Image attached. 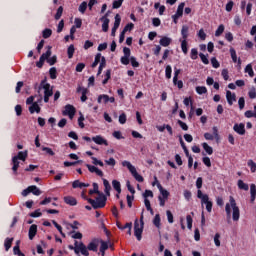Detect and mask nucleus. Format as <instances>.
Returning a JSON list of instances; mask_svg holds the SVG:
<instances>
[{"label":"nucleus","mask_w":256,"mask_h":256,"mask_svg":"<svg viewBox=\"0 0 256 256\" xmlns=\"http://www.w3.org/2000/svg\"><path fill=\"white\" fill-rule=\"evenodd\" d=\"M183 9H185V2L180 3L178 8H177L176 15L178 17H183Z\"/></svg>","instance_id":"30"},{"label":"nucleus","mask_w":256,"mask_h":256,"mask_svg":"<svg viewBox=\"0 0 256 256\" xmlns=\"http://www.w3.org/2000/svg\"><path fill=\"white\" fill-rule=\"evenodd\" d=\"M230 55L233 63H237V52L233 48L230 49Z\"/></svg>","instance_id":"49"},{"label":"nucleus","mask_w":256,"mask_h":256,"mask_svg":"<svg viewBox=\"0 0 256 256\" xmlns=\"http://www.w3.org/2000/svg\"><path fill=\"white\" fill-rule=\"evenodd\" d=\"M219 239H221V234L216 233L214 236V243L216 247H221V241Z\"/></svg>","instance_id":"44"},{"label":"nucleus","mask_w":256,"mask_h":256,"mask_svg":"<svg viewBox=\"0 0 256 256\" xmlns=\"http://www.w3.org/2000/svg\"><path fill=\"white\" fill-rule=\"evenodd\" d=\"M68 53V59H73V55L75 53V46L70 45L67 50Z\"/></svg>","instance_id":"40"},{"label":"nucleus","mask_w":256,"mask_h":256,"mask_svg":"<svg viewBox=\"0 0 256 256\" xmlns=\"http://www.w3.org/2000/svg\"><path fill=\"white\" fill-rule=\"evenodd\" d=\"M197 55H199V52L197 51V49H195V48L192 49L191 54H190L191 59H193V60L197 59Z\"/></svg>","instance_id":"62"},{"label":"nucleus","mask_w":256,"mask_h":256,"mask_svg":"<svg viewBox=\"0 0 256 256\" xmlns=\"http://www.w3.org/2000/svg\"><path fill=\"white\" fill-rule=\"evenodd\" d=\"M106 165H110V167H115L117 165V161L114 158H109V160H105Z\"/></svg>","instance_id":"56"},{"label":"nucleus","mask_w":256,"mask_h":256,"mask_svg":"<svg viewBox=\"0 0 256 256\" xmlns=\"http://www.w3.org/2000/svg\"><path fill=\"white\" fill-rule=\"evenodd\" d=\"M115 103V97H109L107 94H102L98 96V103Z\"/></svg>","instance_id":"10"},{"label":"nucleus","mask_w":256,"mask_h":256,"mask_svg":"<svg viewBox=\"0 0 256 256\" xmlns=\"http://www.w3.org/2000/svg\"><path fill=\"white\" fill-rule=\"evenodd\" d=\"M239 109H245V98L240 97L238 100Z\"/></svg>","instance_id":"60"},{"label":"nucleus","mask_w":256,"mask_h":256,"mask_svg":"<svg viewBox=\"0 0 256 256\" xmlns=\"http://www.w3.org/2000/svg\"><path fill=\"white\" fill-rule=\"evenodd\" d=\"M83 69H85V64L84 63H78L77 66H76L77 73H81V71H83Z\"/></svg>","instance_id":"63"},{"label":"nucleus","mask_w":256,"mask_h":256,"mask_svg":"<svg viewBox=\"0 0 256 256\" xmlns=\"http://www.w3.org/2000/svg\"><path fill=\"white\" fill-rule=\"evenodd\" d=\"M120 25H121V16L119 14H116L114 26L111 32L112 37H115V33H117V29H119Z\"/></svg>","instance_id":"12"},{"label":"nucleus","mask_w":256,"mask_h":256,"mask_svg":"<svg viewBox=\"0 0 256 256\" xmlns=\"http://www.w3.org/2000/svg\"><path fill=\"white\" fill-rule=\"evenodd\" d=\"M245 73H248L249 77H254L255 72H253V66L251 64H248L245 68Z\"/></svg>","instance_id":"34"},{"label":"nucleus","mask_w":256,"mask_h":256,"mask_svg":"<svg viewBox=\"0 0 256 256\" xmlns=\"http://www.w3.org/2000/svg\"><path fill=\"white\" fill-rule=\"evenodd\" d=\"M250 195H251V203L255 202V198H256V186L255 184H251L250 185Z\"/></svg>","instance_id":"26"},{"label":"nucleus","mask_w":256,"mask_h":256,"mask_svg":"<svg viewBox=\"0 0 256 256\" xmlns=\"http://www.w3.org/2000/svg\"><path fill=\"white\" fill-rule=\"evenodd\" d=\"M80 13H85L87 11V2H82L79 6Z\"/></svg>","instance_id":"59"},{"label":"nucleus","mask_w":256,"mask_h":256,"mask_svg":"<svg viewBox=\"0 0 256 256\" xmlns=\"http://www.w3.org/2000/svg\"><path fill=\"white\" fill-rule=\"evenodd\" d=\"M112 187H113V189H115V191H117L118 194H121V182H119L117 180H113Z\"/></svg>","instance_id":"29"},{"label":"nucleus","mask_w":256,"mask_h":256,"mask_svg":"<svg viewBox=\"0 0 256 256\" xmlns=\"http://www.w3.org/2000/svg\"><path fill=\"white\" fill-rule=\"evenodd\" d=\"M171 38L164 36L160 39L159 43L162 47H169L171 45Z\"/></svg>","instance_id":"23"},{"label":"nucleus","mask_w":256,"mask_h":256,"mask_svg":"<svg viewBox=\"0 0 256 256\" xmlns=\"http://www.w3.org/2000/svg\"><path fill=\"white\" fill-rule=\"evenodd\" d=\"M64 202L67 204V205H71L72 207L77 205V199L73 196H66L64 197Z\"/></svg>","instance_id":"21"},{"label":"nucleus","mask_w":256,"mask_h":256,"mask_svg":"<svg viewBox=\"0 0 256 256\" xmlns=\"http://www.w3.org/2000/svg\"><path fill=\"white\" fill-rule=\"evenodd\" d=\"M109 11L100 19V21H102V31H104V33H107L109 31Z\"/></svg>","instance_id":"11"},{"label":"nucleus","mask_w":256,"mask_h":256,"mask_svg":"<svg viewBox=\"0 0 256 256\" xmlns=\"http://www.w3.org/2000/svg\"><path fill=\"white\" fill-rule=\"evenodd\" d=\"M30 193H33V195H41V190L37 188V186H30Z\"/></svg>","instance_id":"43"},{"label":"nucleus","mask_w":256,"mask_h":256,"mask_svg":"<svg viewBox=\"0 0 256 256\" xmlns=\"http://www.w3.org/2000/svg\"><path fill=\"white\" fill-rule=\"evenodd\" d=\"M233 129L236 133H238V135H245V124H235Z\"/></svg>","instance_id":"17"},{"label":"nucleus","mask_w":256,"mask_h":256,"mask_svg":"<svg viewBox=\"0 0 256 256\" xmlns=\"http://www.w3.org/2000/svg\"><path fill=\"white\" fill-rule=\"evenodd\" d=\"M197 197L198 199H201L202 205H206V210L208 211V213H211V211H213V202L209 200V195L203 194L201 190H198Z\"/></svg>","instance_id":"4"},{"label":"nucleus","mask_w":256,"mask_h":256,"mask_svg":"<svg viewBox=\"0 0 256 256\" xmlns=\"http://www.w3.org/2000/svg\"><path fill=\"white\" fill-rule=\"evenodd\" d=\"M143 225V222L139 224V220H135L134 222V235L138 241H141V235H143Z\"/></svg>","instance_id":"8"},{"label":"nucleus","mask_w":256,"mask_h":256,"mask_svg":"<svg viewBox=\"0 0 256 256\" xmlns=\"http://www.w3.org/2000/svg\"><path fill=\"white\" fill-rule=\"evenodd\" d=\"M248 167H250L252 173H255V171H256V163L253 162V160H249L248 161Z\"/></svg>","instance_id":"55"},{"label":"nucleus","mask_w":256,"mask_h":256,"mask_svg":"<svg viewBox=\"0 0 256 256\" xmlns=\"http://www.w3.org/2000/svg\"><path fill=\"white\" fill-rule=\"evenodd\" d=\"M122 165L123 167H127V169L130 171L134 179L138 181V183H143L144 181L143 176L139 175V173L137 172V169L135 168V166H132L131 162L124 161L122 162Z\"/></svg>","instance_id":"5"},{"label":"nucleus","mask_w":256,"mask_h":256,"mask_svg":"<svg viewBox=\"0 0 256 256\" xmlns=\"http://www.w3.org/2000/svg\"><path fill=\"white\" fill-rule=\"evenodd\" d=\"M77 93H82L81 101H82L83 103H85V101H87V93H88L87 88L78 87V88H77Z\"/></svg>","instance_id":"20"},{"label":"nucleus","mask_w":256,"mask_h":256,"mask_svg":"<svg viewBox=\"0 0 256 256\" xmlns=\"http://www.w3.org/2000/svg\"><path fill=\"white\" fill-rule=\"evenodd\" d=\"M39 89H44V102L49 103V97H53V88L47 83V79L41 81Z\"/></svg>","instance_id":"3"},{"label":"nucleus","mask_w":256,"mask_h":256,"mask_svg":"<svg viewBox=\"0 0 256 256\" xmlns=\"http://www.w3.org/2000/svg\"><path fill=\"white\" fill-rule=\"evenodd\" d=\"M12 171L14 175H17V170L19 169V160L17 158H12Z\"/></svg>","instance_id":"28"},{"label":"nucleus","mask_w":256,"mask_h":256,"mask_svg":"<svg viewBox=\"0 0 256 256\" xmlns=\"http://www.w3.org/2000/svg\"><path fill=\"white\" fill-rule=\"evenodd\" d=\"M86 167L90 171V173H96L98 177H103V171H101L99 168L90 164H86Z\"/></svg>","instance_id":"15"},{"label":"nucleus","mask_w":256,"mask_h":256,"mask_svg":"<svg viewBox=\"0 0 256 256\" xmlns=\"http://www.w3.org/2000/svg\"><path fill=\"white\" fill-rule=\"evenodd\" d=\"M248 95L251 99H255L256 98V89L255 87H252L249 92H248Z\"/></svg>","instance_id":"58"},{"label":"nucleus","mask_w":256,"mask_h":256,"mask_svg":"<svg viewBox=\"0 0 256 256\" xmlns=\"http://www.w3.org/2000/svg\"><path fill=\"white\" fill-rule=\"evenodd\" d=\"M144 203H145V207H146L147 211H150L151 213H153V208H151V201H149V199L145 198Z\"/></svg>","instance_id":"51"},{"label":"nucleus","mask_w":256,"mask_h":256,"mask_svg":"<svg viewBox=\"0 0 256 256\" xmlns=\"http://www.w3.org/2000/svg\"><path fill=\"white\" fill-rule=\"evenodd\" d=\"M211 64L214 69H219L220 67L219 61H217V58L215 57L211 59Z\"/></svg>","instance_id":"57"},{"label":"nucleus","mask_w":256,"mask_h":256,"mask_svg":"<svg viewBox=\"0 0 256 256\" xmlns=\"http://www.w3.org/2000/svg\"><path fill=\"white\" fill-rule=\"evenodd\" d=\"M171 73H172L171 66L168 65L166 67V78L167 79H171Z\"/></svg>","instance_id":"64"},{"label":"nucleus","mask_w":256,"mask_h":256,"mask_svg":"<svg viewBox=\"0 0 256 256\" xmlns=\"http://www.w3.org/2000/svg\"><path fill=\"white\" fill-rule=\"evenodd\" d=\"M121 5H123V0H115L113 2L112 7H113V9H119V7H121Z\"/></svg>","instance_id":"52"},{"label":"nucleus","mask_w":256,"mask_h":256,"mask_svg":"<svg viewBox=\"0 0 256 256\" xmlns=\"http://www.w3.org/2000/svg\"><path fill=\"white\" fill-rule=\"evenodd\" d=\"M135 27V25L133 23H129L127 24L124 29H123V33H127V31H133V28Z\"/></svg>","instance_id":"50"},{"label":"nucleus","mask_w":256,"mask_h":256,"mask_svg":"<svg viewBox=\"0 0 256 256\" xmlns=\"http://www.w3.org/2000/svg\"><path fill=\"white\" fill-rule=\"evenodd\" d=\"M74 252L76 253V255H79L81 253L84 256H89V251L87 250V246H85L83 242L75 241Z\"/></svg>","instance_id":"6"},{"label":"nucleus","mask_w":256,"mask_h":256,"mask_svg":"<svg viewBox=\"0 0 256 256\" xmlns=\"http://www.w3.org/2000/svg\"><path fill=\"white\" fill-rule=\"evenodd\" d=\"M226 99L229 105H233V102L237 101V96L235 95V93H232L231 91L227 90Z\"/></svg>","instance_id":"16"},{"label":"nucleus","mask_w":256,"mask_h":256,"mask_svg":"<svg viewBox=\"0 0 256 256\" xmlns=\"http://www.w3.org/2000/svg\"><path fill=\"white\" fill-rule=\"evenodd\" d=\"M42 151H45V153H47V155H50L51 157L55 155V152H53V149L49 147H42Z\"/></svg>","instance_id":"53"},{"label":"nucleus","mask_w":256,"mask_h":256,"mask_svg":"<svg viewBox=\"0 0 256 256\" xmlns=\"http://www.w3.org/2000/svg\"><path fill=\"white\" fill-rule=\"evenodd\" d=\"M196 92L198 93V95H204L205 93H207V87L197 86L196 87Z\"/></svg>","instance_id":"39"},{"label":"nucleus","mask_w":256,"mask_h":256,"mask_svg":"<svg viewBox=\"0 0 256 256\" xmlns=\"http://www.w3.org/2000/svg\"><path fill=\"white\" fill-rule=\"evenodd\" d=\"M103 185L105 187V193L106 195H109V191H111V184H109V181L107 179L103 180Z\"/></svg>","instance_id":"36"},{"label":"nucleus","mask_w":256,"mask_h":256,"mask_svg":"<svg viewBox=\"0 0 256 256\" xmlns=\"http://www.w3.org/2000/svg\"><path fill=\"white\" fill-rule=\"evenodd\" d=\"M47 49L46 53L41 55L44 60H48L51 57V46H48Z\"/></svg>","instance_id":"45"},{"label":"nucleus","mask_w":256,"mask_h":256,"mask_svg":"<svg viewBox=\"0 0 256 256\" xmlns=\"http://www.w3.org/2000/svg\"><path fill=\"white\" fill-rule=\"evenodd\" d=\"M61 15H63V6H60L57 9V12H56V15H55L56 21H59V19H61Z\"/></svg>","instance_id":"46"},{"label":"nucleus","mask_w":256,"mask_h":256,"mask_svg":"<svg viewBox=\"0 0 256 256\" xmlns=\"http://www.w3.org/2000/svg\"><path fill=\"white\" fill-rule=\"evenodd\" d=\"M75 113H77V109H75L71 104L66 105L62 111V115L68 116L69 119H73V117H75Z\"/></svg>","instance_id":"9"},{"label":"nucleus","mask_w":256,"mask_h":256,"mask_svg":"<svg viewBox=\"0 0 256 256\" xmlns=\"http://www.w3.org/2000/svg\"><path fill=\"white\" fill-rule=\"evenodd\" d=\"M158 189L161 193V196L158 197L160 201V207H165V203L167 199H169V191L163 189V186H161V184L158 185Z\"/></svg>","instance_id":"7"},{"label":"nucleus","mask_w":256,"mask_h":256,"mask_svg":"<svg viewBox=\"0 0 256 256\" xmlns=\"http://www.w3.org/2000/svg\"><path fill=\"white\" fill-rule=\"evenodd\" d=\"M186 221H187L188 229H192L193 228V218L191 217V215L186 216Z\"/></svg>","instance_id":"48"},{"label":"nucleus","mask_w":256,"mask_h":256,"mask_svg":"<svg viewBox=\"0 0 256 256\" xmlns=\"http://www.w3.org/2000/svg\"><path fill=\"white\" fill-rule=\"evenodd\" d=\"M98 248H99V239L92 240L86 247L87 251H94L95 253H97Z\"/></svg>","instance_id":"13"},{"label":"nucleus","mask_w":256,"mask_h":256,"mask_svg":"<svg viewBox=\"0 0 256 256\" xmlns=\"http://www.w3.org/2000/svg\"><path fill=\"white\" fill-rule=\"evenodd\" d=\"M231 209L233 210V212H232L233 221H239L240 210H239V207L237 206V202L235 201V198H233V196L229 197V203H227L225 206V211H226V215H227L228 219H231Z\"/></svg>","instance_id":"2"},{"label":"nucleus","mask_w":256,"mask_h":256,"mask_svg":"<svg viewBox=\"0 0 256 256\" xmlns=\"http://www.w3.org/2000/svg\"><path fill=\"white\" fill-rule=\"evenodd\" d=\"M97 195H99L96 200L88 198L87 201L92 205L93 209H103L107 203V197L105 195L99 193V185L97 183H93V189Z\"/></svg>","instance_id":"1"},{"label":"nucleus","mask_w":256,"mask_h":256,"mask_svg":"<svg viewBox=\"0 0 256 256\" xmlns=\"http://www.w3.org/2000/svg\"><path fill=\"white\" fill-rule=\"evenodd\" d=\"M51 35H53V31L49 28H46L44 31H43V38L44 39H49V37H51Z\"/></svg>","instance_id":"42"},{"label":"nucleus","mask_w":256,"mask_h":256,"mask_svg":"<svg viewBox=\"0 0 256 256\" xmlns=\"http://www.w3.org/2000/svg\"><path fill=\"white\" fill-rule=\"evenodd\" d=\"M202 147H203L204 151H206V153H208V155H213V148L211 146H209V144L204 142L202 144Z\"/></svg>","instance_id":"31"},{"label":"nucleus","mask_w":256,"mask_h":256,"mask_svg":"<svg viewBox=\"0 0 256 256\" xmlns=\"http://www.w3.org/2000/svg\"><path fill=\"white\" fill-rule=\"evenodd\" d=\"M50 79H57V68L53 67L49 70Z\"/></svg>","instance_id":"47"},{"label":"nucleus","mask_w":256,"mask_h":256,"mask_svg":"<svg viewBox=\"0 0 256 256\" xmlns=\"http://www.w3.org/2000/svg\"><path fill=\"white\" fill-rule=\"evenodd\" d=\"M99 243H101L100 252L102 253V256H104L105 251H107L109 249V244H107V242H105L103 240H99Z\"/></svg>","instance_id":"27"},{"label":"nucleus","mask_w":256,"mask_h":256,"mask_svg":"<svg viewBox=\"0 0 256 256\" xmlns=\"http://www.w3.org/2000/svg\"><path fill=\"white\" fill-rule=\"evenodd\" d=\"M182 41H187V37H189V26L184 25L181 29Z\"/></svg>","instance_id":"22"},{"label":"nucleus","mask_w":256,"mask_h":256,"mask_svg":"<svg viewBox=\"0 0 256 256\" xmlns=\"http://www.w3.org/2000/svg\"><path fill=\"white\" fill-rule=\"evenodd\" d=\"M238 187L239 189H242L243 191H249V185L245 184L243 180H238Z\"/></svg>","instance_id":"32"},{"label":"nucleus","mask_w":256,"mask_h":256,"mask_svg":"<svg viewBox=\"0 0 256 256\" xmlns=\"http://www.w3.org/2000/svg\"><path fill=\"white\" fill-rule=\"evenodd\" d=\"M73 189H83V187H89V184H85L79 180H76L72 183Z\"/></svg>","instance_id":"24"},{"label":"nucleus","mask_w":256,"mask_h":256,"mask_svg":"<svg viewBox=\"0 0 256 256\" xmlns=\"http://www.w3.org/2000/svg\"><path fill=\"white\" fill-rule=\"evenodd\" d=\"M28 235H29V239L31 241H33V239H35V235H37V225L36 224H33L30 226Z\"/></svg>","instance_id":"18"},{"label":"nucleus","mask_w":256,"mask_h":256,"mask_svg":"<svg viewBox=\"0 0 256 256\" xmlns=\"http://www.w3.org/2000/svg\"><path fill=\"white\" fill-rule=\"evenodd\" d=\"M166 215H167V219H168V223H173V213H171L170 210L166 211Z\"/></svg>","instance_id":"61"},{"label":"nucleus","mask_w":256,"mask_h":256,"mask_svg":"<svg viewBox=\"0 0 256 256\" xmlns=\"http://www.w3.org/2000/svg\"><path fill=\"white\" fill-rule=\"evenodd\" d=\"M27 151H20L18 152L17 156H14L13 159H16V161H27Z\"/></svg>","instance_id":"19"},{"label":"nucleus","mask_w":256,"mask_h":256,"mask_svg":"<svg viewBox=\"0 0 256 256\" xmlns=\"http://www.w3.org/2000/svg\"><path fill=\"white\" fill-rule=\"evenodd\" d=\"M153 224L157 228L161 227V216L159 214L155 215L154 220H153Z\"/></svg>","instance_id":"35"},{"label":"nucleus","mask_w":256,"mask_h":256,"mask_svg":"<svg viewBox=\"0 0 256 256\" xmlns=\"http://www.w3.org/2000/svg\"><path fill=\"white\" fill-rule=\"evenodd\" d=\"M92 141H94V143L97 145H105L106 147L109 145L107 140L100 135L92 137Z\"/></svg>","instance_id":"14"},{"label":"nucleus","mask_w":256,"mask_h":256,"mask_svg":"<svg viewBox=\"0 0 256 256\" xmlns=\"http://www.w3.org/2000/svg\"><path fill=\"white\" fill-rule=\"evenodd\" d=\"M11 245H13V238H7L4 243V247L6 251L11 249Z\"/></svg>","instance_id":"33"},{"label":"nucleus","mask_w":256,"mask_h":256,"mask_svg":"<svg viewBox=\"0 0 256 256\" xmlns=\"http://www.w3.org/2000/svg\"><path fill=\"white\" fill-rule=\"evenodd\" d=\"M198 36L202 41H205L207 39V34H205V30L200 29L198 32Z\"/></svg>","instance_id":"54"},{"label":"nucleus","mask_w":256,"mask_h":256,"mask_svg":"<svg viewBox=\"0 0 256 256\" xmlns=\"http://www.w3.org/2000/svg\"><path fill=\"white\" fill-rule=\"evenodd\" d=\"M30 113H41V107H39V104L37 102H34L30 107H29Z\"/></svg>","instance_id":"25"},{"label":"nucleus","mask_w":256,"mask_h":256,"mask_svg":"<svg viewBox=\"0 0 256 256\" xmlns=\"http://www.w3.org/2000/svg\"><path fill=\"white\" fill-rule=\"evenodd\" d=\"M99 63H101V53H98V54L95 56V60H94V62L92 63V68L95 69V67H97V65H99Z\"/></svg>","instance_id":"37"},{"label":"nucleus","mask_w":256,"mask_h":256,"mask_svg":"<svg viewBox=\"0 0 256 256\" xmlns=\"http://www.w3.org/2000/svg\"><path fill=\"white\" fill-rule=\"evenodd\" d=\"M181 41V49L184 53V55H187L188 48H187V40H180Z\"/></svg>","instance_id":"41"},{"label":"nucleus","mask_w":256,"mask_h":256,"mask_svg":"<svg viewBox=\"0 0 256 256\" xmlns=\"http://www.w3.org/2000/svg\"><path fill=\"white\" fill-rule=\"evenodd\" d=\"M225 31V26L223 25V24H221L218 28H217V30H216V32H215V36L216 37H221V35H223V32Z\"/></svg>","instance_id":"38"}]
</instances>
